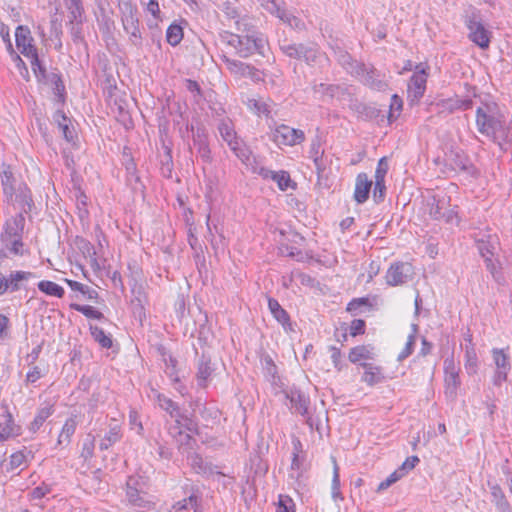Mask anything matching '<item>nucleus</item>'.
<instances>
[{"mask_svg": "<svg viewBox=\"0 0 512 512\" xmlns=\"http://www.w3.org/2000/svg\"><path fill=\"white\" fill-rule=\"evenodd\" d=\"M473 101L470 98L461 99L458 97L448 98L439 101L436 104L437 111L439 114H452L458 110H468L472 108Z\"/></svg>", "mask_w": 512, "mask_h": 512, "instance_id": "16", "label": "nucleus"}, {"mask_svg": "<svg viewBox=\"0 0 512 512\" xmlns=\"http://www.w3.org/2000/svg\"><path fill=\"white\" fill-rule=\"evenodd\" d=\"M133 298L131 299V309L133 315L140 321L145 317L146 297L141 288L133 290Z\"/></svg>", "mask_w": 512, "mask_h": 512, "instance_id": "36", "label": "nucleus"}, {"mask_svg": "<svg viewBox=\"0 0 512 512\" xmlns=\"http://www.w3.org/2000/svg\"><path fill=\"white\" fill-rule=\"evenodd\" d=\"M237 76L248 77V78L252 79L254 82H258V81L262 80L261 73L257 68H255L254 66H251L249 64L243 63V62L241 64L239 72L237 73Z\"/></svg>", "mask_w": 512, "mask_h": 512, "instance_id": "54", "label": "nucleus"}, {"mask_svg": "<svg viewBox=\"0 0 512 512\" xmlns=\"http://www.w3.org/2000/svg\"><path fill=\"white\" fill-rule=\"evenodd\" d=\"M495 256H484L482 257L484 259V263L486 266V269L491 273L492 277L499 281L500 271H499V261L494 258Z\"/></svg>", "mask_w": 512, "mask_h": 512, "instance_id": "58", "label": "nucleus"}, {"mask_svg": "<svg viewBox=\"0 0 512 512\" xmlns=\"http://www.w3.org/2000/svg\"><path fill=\"white\" fill-rule=\"evenodd\" d=\"M119 11L124 31L129 37L130 45L141 48L143 45V36L140 29L138 11L131 0H119Z\"/></svg>", "mask_w": 512, "mask_h": 512, "instance_id": "3", "label": "nucleus"}, {"mask_svg": "<svg viewBox=\"0 0 512 512\" xmlns=\"http://www.w3.org/2000/svg\"><path fill=\"white\" fill-rule=\"evenodd\" d=\"M464 24L468 29V39L481 49L490 45L491 32L485 27L480 11L474 9L467 13Z\"/></svg>", "mask_w": 512, "mask_h": 512, "instance_id": "5", "label": "nucleus"}, {"mask_svg": "<svg viewBox=\"0 0 512 512\" xmlns=\"http://www.w3.org/2000/svg\"><path fill=\"white\" fill-rule=\"evenodd\" d=\"M427 205L429 207V215L435 220H441L443 210L448 205V200L445 197L437 198L433 196L428 200Z\"/></svg>", "mask_w": 512, "mask_h": 512, "instance_id": "40", "label": "nucleus"}, {"mask_svg": "<svg viewBox=\"0 0 512 512\" xmlns=\"http://www.w3.org/2000/svg\"><path fill=\"white\" fill-rule=\"evenodd\" d=\"M445 373V395L454 400L457 396L458 388L461 384L459 377V368L456 367L453 357L444 360Z\"/></svg>", "mask_w": 512, "mask_h": 512, "instance_id": "11", "label": "nucleus"}, {"mask_svg": "<svg viewBox=\"0 0 512 512\" xmlns=\"http://www.w3.org/2000/svg\"><path fill=\"white\" fill-rule=\"evenodd\" d=\"M364 369V374L362 376V381L365 382L369 386H373L383 381L384 376L382 374V368L379 366H375L372 363H361L360 364Z\"/></svg>", "mask_w": 512, "mask_h": 512, "instance_id": "31", "label": "nucleus"}, {"mask_svg": "<svg viewBox=\"0 0 512 512\" xmlns=\"http://www.w3.org/2000/svg\"><path fill=\"white\" fill-rule=\"evenodd\" d=\"M218 130L222 139L228 144V146H232V144L237 141L235 131L230 121H221L218 125Z\"/></svg>", "mask_w": 512, "mask_h": 512, "instance_id": "48", "label": "nucleus"}, {"mask_svg": "<svg viewBox=\"0 0 512 512\" xmlns=\"http://www.w3.org/2000/svg\"><path fill=\"white\" fill-rule=\"evenodd\" d=\"M473 239L481 257L498 255L500 240L497 233L492 229H479L473 234Z\"/></svg>", "mask_w": 512, "mask_h": 512, "instance_id": "7", "label": "nucleus"}, {"mask_svg": "<svg viewBox=\"0 0 512 512\" xmlns=\"http://www.w3.org/2000/svg\"><path fill=\"white\" fill-rule=\"evenodd\" d=\"M420 462L418 456H410L408 457L402 465L396 470L400 476L404 477L409 471L415 468V466Z\"/></svg>", "mask_w": 512, "mask_h": 512, "instance_id": "60", "label": "nucleus"}, {"mask_svg": "<svg viewBox=\"0 0 512 512\" xmlns=\"http://www.w3.org/2000/svg\"><path fill=\"white\" fill-rule=\"evenodd\" d=\"M122 438L121 427L119 424L115 423L114 425H110L109 431L100 441L99 448L104 451L109 449L111 446L116 444Z\"/></svg>", "mask_w": 512, "mask_h": 512, "instance_id": "38", "label": "nucleus"}, {"mask_svg": "<svg viewBox=\"0 0 512 512\" xmlns=\"http://www.w3.org/2000/svg\"><path fill=\"white\" fill-rule=\"evenodd\" d=\"M93 339L105 349H110L113 341L110 334H106L104 330L98 326L90 325L89 327Z\"/></svg>", "mask_w": 512, "mask_h": 512, "instance_id": "42", "label": "nucleus"}, {"mask_svg": "<svg viewBox=\"0 0 512 512\" xmlns=\"http://www.w3.org/2000/svg\"><path fill=\"white\" fill-rule=\"evenodd\" d=\"M16 38V46L18 49L26 46L27 44H32L34 39L31 36V31L27 26L20 25L16 28L15 31Z\"/></svg>", "mask_w": 512, "mask_h": 512, "instance_id": "47", "label": "nucleus"}, {"mask_svg": "<svg viewBox=\"0 0 512 512\" xmlns=\"http://www.w3.org/2000/svg\"><path fill=\"white\" fill-rule=\"evenodd\" d=\"M286 396L299 414L302 416L308 415V408L310 404L308 396H306L299 389L295 388L290 389V391L286 393Z\"/></svg>", "mask_w": 512, "mask_h": 512, "instance_id": "29", "label": "nucleus"}, {"mask_svg": "<svg viewBox=\"0 0 512 512\" xmlns=\"http://www.w3.org/2000/svg\"><path fill=\"white\" fill-rule=\"evenodd\" d=\"M162 357L166 366V374L171 378L173 382L178 383L180 380L176 372V358H174L170 353H167L165 350L162 352Z\"/></svg>", "mask_w": 512, "mask_h": 512, "instance_id": "50", "label": "nucleus"}, {"mask_svg": "<svg viewBox=\"0 0 512 512\" xmlns=\"http://www.w3.org/2000/svg\"><path fill=\"white\" fill-rule=\"evenodd\" d=\"M386 193V185L385 180H375L374 190H373V198L376 203L382 202L385 198Z\"/></svg>", "mask_w": 512, "mask_h": 512, "instance_id": "64", "label": "nucleus"}, {"mask_svg": "<svg viewBox=\"0 0 512 512\" xmlns=\"http://www.w3.org/2000/svg\"><path fill=\"white\" fill-rule=\"evenodd\" d=\"M144 477L131 475L126 481V499L128 504L139 512L150 510L154 503L149 499Z\"/></svg>", "mask_w": 512, "mask_h": 512, "instance_id": "4", "label": "nucleus"}, {"mask_svg": "<svg viewBox=\"0 0 512 512\" xmlns=\"http://www.w3.org/2000/svg\"><path fill=\"white\" fill-rule=\"evenodd\" d=\"M236 30L239 33H227L225 36L227 44L235 49L236 54L242 58H247L255 53L263 54L267 41L264 35L256 30L252 22L246 27L242 26Z\"/></svg>", "mask_w": 512, "mask_h": 512, "instance_id": "2", "label": "nucleus"}, {"mask_svg": "<svg viewBox=\"0 0 512 512\" xmlns=\"http://www.w3.org/2000/svg\"><path fill=\"white\" fill-rule=\"evenodd\" d=\"M200 497L196 494H191L188 498L178 501L173 505L175 512L193 509L194 512H200Z\"/></svg>", "mask_w": 512, "mask_h": 512, "instance_id": "43", "label": "nucleus"}, {"mask_svg": "<svg viewBox=\"0 0 512 512\" xmlns=\"http://www.w3.org/2000/svg\"><path fill=\"white\" fill-rule=\"evenodd\" d=\"M70 308L82 313L84 316L90 319L106 320L104 314L90 305H80L77 303L70 304Z\"/></svg>", "mask_w": 512, "mask_h": 512, "instance_id": "45", "label": "nucleus"}, {"mask_svg": "<svg viewBox=\"0 0 512 512\" xmlns=\"http://www.w3.org/2000/svg\"><path fill=\"white\" fill-rule=\"evenodd\" d=\"M279 48L287 57L304 61L308 65L316 63L320 56L319 49L313 44L294 43L285 39L279 43Z\"/></svg>", "mask_w": 512, "mask_h": 512, "instance_id": "6", "label": "nucleus"}, {"mask_svg": "<svg viewBox=\"0 0 512 512\" xmlns=\"http://www.w3.org/2000/svg\"><path fill=\"white\" fill-rule=\"evenodd\" d=\"M221 10L226 19L234 23L236 29L242 26L246 27L250 22H252L250 17L242 14L243 9L237 1H225L222 4Z\"/></svg>", "mask_w": 512, "mask_h": 512, "instance_id": "12", "label": "nucleus"}, {"mask_svg": "<svg viewBox=\"0 0 512 512\" xmlns=\"http://www.w3.org/2000/svg\"><path fill=\"white\" fill-rule=\"evenodd\" d=\"M492 496V503L498 512H512V506L502 488L497 483H488Z\"/></svg>", "mask_w": 512, "mask_h": 512, "instance_id": "27", "label": "nucleus"}, {"mask_svg": "<svg viewBox=\"0 0 512 512\" xmlns=\"http://www.w3.org/2000/svg\"><path fill=\"white\" fill-rule=\"evenodd\" d=\"M34 278H36V274L30 271H11L9 275L6 276L8 292L13 293L21 289H26V282Z\"/></svg>", "mask_w": 512, "mask_h": 512, "instance_id": "18", "label": "nucleus"}, {"mask_svg": "<svg viewBox=\"0 0 512 512\" xmlns=\"http://www.w3.org/2000/svg\"><path fill=\"white\" fill-rule=\"evenodd\" d=\"M476 127L480 134L488 137L502 151H506L512 143L511 128L506 125L494 102L482 103L476 109Z\"/></svg>", "mask_w": 512, "mask_h": 512, "instance_id": "1", "label": "nucleus"}, {"mask_svg": "<svg viewBox=\"0 0 512 512\" xmlns=\"http://www.w3.org/2000/svg\"><path fill=\"white\" fill-rule=\"evenodd\" d=\"M38 289L49 296L62 298L65 294V290L62 286L50 280H42L37 284Z\"/></svg>", "mask_w": 512, "mask_h": 512, "instance_id": "41", "label": "nucleus"}, {"mask_svg": "<svg viewBox=\"0 0 512 512\" xmlns=\"http://www.w3.org/2000/svg\"><path fill=\"white\" fill-rule=\"evenodd\" d=\"M350 108L363 120L370 121L378 119L381 116L380 121H383L384 115L382 111L373 105L355 101L350 104Z\"/></svg>", "mask_w": 512, "mask_h": 512, "instance_id": "24", "label": "nucleus"}, {"mask_svg": "<svg viewBox=\"0 0 512 512\" xmlns=\"http://www.w3.org/2000/svg\"><path fill=\"white\" fill-rule=\"evenodd\" d=\"M65 282L71 288V290L80 292L88 300H94L98 298V292L87 285L70 279H65Z\"/></svg>", "mask_w": 512, "mask_h": 512, "instance_id": "46", "label": "nucleus"}, {"mask_svg": "<svg viewBox=\"0 0 512 512\" xmlns=\"http://www.w3.org/2000/svg\"><path fill=\"white\" fill-rule=\"evenodd\" d=\"M0 242L11 256H23L25 254L23 239L0 236Z\"/></svg>", "mask_w": 512, "mask_h": 512, "instance_id": "35", "label": "nucleus"}, {"mask_svg": "<svg viewBox=\"0 0 512 512\" xmlns=\"http://www.w3.org/2000/svg\"><path fill=\"white\" fill-rule=\"evenodd\" d=\"M402 106H403L402 99L398 95L394 94L391 97V103H390V107H389V113H388L389 123L395 121L398 118V116L400 115V112L402 110Z\"/></svg>", "mask_w": 512, "mask_h": 512, "instance_id": "55", "label": "nucleus"}, {"mask_svg": "<svg viewBox=\"0 0 512 512\" xmlns=\"http://www.w3.org/2000/svg\"><path fill=\"white\" fill-rule=\"evenodd\" d=\"M76 427H77V422H76L75 418H73V417L68 418L65 421V423L62 427L61 433L58 437V444L59 445H61L63 443L69 444L72 435L76 431Z\"/></svg>", "mask_w": 512, "mask_h": 512, "instance_id": "44", "label": "nucleus"}, {"mask_svg": "<svg viewBox=\"0 0 512 512\" xmlns=\"http://www.w3.org/2000/svg\"><path fill=\"white\" fill-rule=\"evenodd\" d=\"M413 276L414 268L412 264L408 262H395L387 270L385 278L389 286H399L412 280Z\"/></svg>", "mask_w": 512, "mask_h": 512, "instance_id": "9", "label": "nucleus"}, {"mask_svg": "<svg viewBox=\"0 0 512 512\" xmlns=\"http://www.w3.org/2000/svg\"><path fill=\"white\" fill-rule=\"evenodd\" d=\"M213 373V368L211 366V361L205 355H202L198 362L197 369V383L201 388H205L208 384V381Z\"/></svg>", "mask_w": 512, "mask_h": 512, "instance_id": "30", "label": "nucleus"}, {"mask_svg": "<svg viewBox=\"0 0 512 512\" xmlns=\"http://www.w3.org/2000/svg\"><path fill=\"white\" fill-rule=\"evenodd\" d=\"M95 448V439L90 434L87 436V438L83 442V447L81 451V456L84 459H89L93 456Z\"/></svg>", "mask_w": 512, "mask_h": 512, "instance_id": "63", "label": "nucleus"}, {"mask_svg": "<svg viewBox=\"0 0 512 512\" xmlns=\"http://www.w3.org/2000/svg\"><path fill=\"white\" fill-rule=\"evenodd\" d=\"M166 39L170 45H172V46L178 45L181 42V40L183 39L182 27L175 23L171 24L168 27L167 32H166Z\"/></svg>", "mask_w": 512, "mask_h": 512, "instance_id": "52", "label": "nucleus"}, {"mask_svg": "<svg viewBox=\"0 0 512 512\" xmlns=\"http://www.w3.org/2000/svg\"><path fill=\"white\" fill-rule=\"evenodd\" d=\"M20 426L14 423L12 414L6 409L0 418V442L20 434Z\"/></svg>", "mask_w": 512, "mask_h": 512, "instance_id": "23", "label": "nucleus"}, {"mask_svg": "<svg viewBox=\"0 0 512 512\" xmlns=\"http://www.w3.org/2000/svg\"><path fill=\"white\" fill-rule=\"evenodd\" d=\"M26 454L24 450L17 451L10 456L8 470H15L26 463Z\"/></svg>", "mask_w": 512, "mask_h": 512, "instance_id": "61", "label": "nucleus"}, {"mask_svg": "<svg viewBox=\"0 0 512 512\" xmlns=\"http://www.w3.org/2000/svg\"><path fill=\"white\" fill-rule=\"evenodd\" d=\"M356 73L361 77L363 84L372 90L385 91L388 88L386 75L372 65H357Z\"/></svg>", "mask_w": 512, "mask_h": 512, "instance_id": "8", "label": "nucleus"}, {"mask_svg": "<svg viewBox=\"0 0 512 512\" xmlns=\"http://www.w3.org/2000/svg\"><path fill=\"white\" fill-rule=\"evenodd\" d=\"M374 355V347L371 345H359L350 350L348 358L350 362L358 363L361 360L373 359Z\"/></svg>", "mask_w": 512, "mask_h": 512, "instance_id": "37", "label": "nucleus"}, {"mask_svg": "<svg viewBox=\"0 0 512 512\" xmlns=\"http://www.w3.org/2000/svg\"><path fill=\"white\" fill-rule=\"evenodd\" d=\"M372 184L366 173L357 175L354 191V199L357 203L362 204L368 200Z\"/></svg>", "mask_w": 512, "mask_h": 512, "instance_id": "26", "label": "nucleus"}, {"mask_svg": "<svg viewBox=\"0 0 512 512\" xmlns=\"http://www.w3.org/2000/svg\"><path fill=\"white\" fill-rule=\"evenodd\" d=\"M43 84L50 85L54 94L57 96L58 101L64 103L66 91L60 73L51 72Z\"/></svg>", "mask_w": 512, "mask_h": 512, "instance_id": "33", "label": "nucleus"}, {"mask_svg": "<svg viewBox=\"0 0 512 512\" xmlns=\"http://www.w3.org/2000/svg\"><path fill=\"white\" fill-rule=\"evenodd\" d=\"M426 69L420 65L416 66V72L412 75L408 83V94L413 100H419L423 97L427 82Z\"/></svg>", "mask_w": 512, "mask_h": 512, "instance_id": "14", "label": "nucleus"}, {"mask_svg": "<svg viewBox=\"0 0 512 512\" xmlns=\"http://www.w3.org/2000/svg\"><path fill=\"white\" fill-rule=\"evenodd\" d=\"M190 466L196 473L204 474L208 471V465L201 455L196 452L189 453L187 457Z\"/></svg>", "mask_w": 512, "mask_h": 512, "instance_id": "53", "label": "nucleus"}, {"mask_svg": "<svg viewBox=\"0 0 512 512\" xmlns=\"http://www.w3.org/2000/svg\"><path fill=\"white\" fill-rule=\"evenodd\" d=\"M65 5L69 10L70 24H73L74 21L82 20L83 8L80 0H65Z\"/></svg>", "mask_w": 512, "mask_h": 512, "instance_id": "51", "label": "nucleus"}, {"mask_svg": "<svg viewBox=\"0 0 512 512\" xmlns=\"http://www.w3.org/2000/svg\"><path fill=\"white\" fill-rule=\"evenodd\" d=\"M53 122L62 132V135L67 142H74L75 138H77L76 131L71 123L70 118H68L62 110H57L53 114Z\"/></svg>", "mask_w": 512, "mask_h": 512, "instance_id": "21", "label": "nucleus"}, {"mask_svg": "<svg viewBox=\"0 0 512 512\" xmlns=\"http://www.w3.org/2000/svg\"><path fill=\"white\" fill-rule=\"evenodd\" d=\"M55 402L45 401L36 411L33 421L29 424L28 429L31 433L35 434L39 431L45 421L54 414Z\"/></svg>", "mask_w": 512, "mask_h": 512, "instance_id": "19", "label": "nucleus"}, {"mask_svg": "<svg viewBox=\"0 0 512 512\" xmlns=\"http://www.w3.org/2000/svg\"><path fill=\"white\" fill-rule=\"evenodd\" d=\"M0 180L3 189V193L7 198L8 202L13 201V197L16 189V178L9 164L2 163L0 166Z\"/></svg>", "mask_w": 512, "mask_h": 512, "instance_id": "17", "label": "nucleus"}, {"mask_svg": "<svg viewBox=\"0 0 512 512\" xmlns=\"http://www.w3.org/2000/svg\"><path fill=\"white\" fill-rule=\"evenodd\" d=\"M30 63L37 81L43 83L48 78L50 73L47 72L39 57H34V61H31Z\"/></svg>", "mask_w": 512, "mask_h": 512, "instance_id": "56", "label": "nucleus"}, {"mask_svg": "<svg viewBox=\"0 0 512 512\" xmlns=\"http://www.w3.org/2000/svg\"><path fill=\"white\" fill-rule=\"evenodd\" d=\"M493 361L497 367L496 373L493 378V383L496 386H500L507 380V374L510 370L509 356L504 352L503 349L492 350Z\"/></svg>", "mask_w": 512, "mask_h": 512, "instance_id": "15", "label": "nucleus"}, {"mask_svg": "<svg viewBox=\"0 0 512 512\" xmlns=\"http://www.w3.org/2000/svg\"><path fill=\"white\" fill-rule=\"evenodd\" d=\"M251 469L254 470V474H265L268 470L267 464L262 460L260 455L255 454L250 458Z\"/></svg>", "mask_w": 512, "mask_h": 512, "instance_id": "62", "label": "nucleus"}, {"mask_svg": "<svg viewBox=\"0 0 512 512\" xmlns=\"http://www.w3.org/2000/svg\"><path fill=\"white\" fill-rule=\"evenodd\" d=\"M18 204L20 208L19 213L28 214L31 212L34 207V201L32 199L31 190L27 187V185H19L17 190L15 191L13 201L11 203Z\"/></svg>", "mask_w": 512, "mask_h": 512, "instance_id": "22", "label": "nucleus"}, {"mask_svg": "<svg viewBox=\"0 0 512 512\" xmlns=\"http://www.w3.org/2000/svg\"><path fill=\"white\" fill-rule=\"evenodd\" d=\"M126 181H127V184L135 192L136 191L143 192L145 186L143 185L139 175L137 174L136 165L132 159L126 164Z\"/></svg>", "mask_w": 512, "mask_h": 512, "instance_id": "39", "label": "nucleus"}, {"mask_svg": "<svg viewBox=\"0 0 512 512\" xmlns=\"http://www.w3.org/2000/svg\"><path fill=\"white\" fill-rule=\"evenodd\" d=\"M152 391L155 394L156 401L161 409L169 413L172 418H181L180 409L176 402L172 401L164 394L158 393L155 390Z\"/></svg>", "mask_w": 512, "mask_h": 512, "instance_id": "34", "label": "nucleus"}, {"mask_svg": "<svg viewBox=\"0 0 512 512\" xmlns=\"http://www.w3.org/2000/svg\"><path fill=\"white\" fill-rule=\"evenodd\" d=\"M271 139L278 146H294L305 140V134L300 129H295L288 125L281 124L274 129Z\"/></svg>", "mask_w": 512, "mask_h": 512, "instance_id": "10", "label": "nucleus"}, {"mask_svg": "<svg viewBox=\"0 0 512 512\" xmlns=\"http://www.w3.org/2000/svg\"><path fill=\"white\" fill-rule=\"evenodd\" d=\"M477 356L473 349H466L465 369L469 375L477 372Z\"/></svg>", "mask_w": 512, "mask_h": 512, "instance_id": "59", "label": "nucleus"}, {"mask_svg": "<svg viewBox=\"0 0 512 512\" xmlns=\"http://www.w3.org/2000/svg\"><path fill=\"white\" fill-rule=\"evenodd\" d=\"M24 227L25 217L23 213H18L16 216L6 220L0 236L23 239Z\"/></svg>", "mask_w": 512, "mask_h": 512, "instance_id": "20", "label": "nucleus"}, {"mask_svg": "<svg viewBox=\"0 0 512 512\" xmlns=\"http://www.w3.org/2000/svg\"><path fill=\"white\" fill-rule=\"evenodd\" d=\"M449 161L454 169H458L467 173L474 171V166L470 159L462 151H451Z\"/></svg>", "mask_w": 512, "mask_h": 512, "instance_id": "32", "label": "nucleus"}, {"mask_svg": "<svg viewBox=\"0 0 512 512\" xmlns=\"http://www.w3.org/2000/svg\"><path fill=\"white\" fill-rule=\"evenodd\" d=\"M193 144L197 147V152L201 159L206 163H210L212 160L211 150L204 128L198 127L196 132L193 133Z\"/></svg>", "mask_w": 512, "mask_h": 512, "instance_id": "25", "label": "nucleus"}, {"mask_svg": "<svg viewBox=\"0 0 512 512\" xmlns=\"http://www.w3.org/2000/svg\"><path fill=\"white\" fill-rule=\"evenodd\" d=\"M268 308L275 320L282 325L285 331L292 330L290 316L274 298H268Z\"/></svg>", "mask_w": 512, "mask_h": 512, "instance_id": "28", "label": "nucleus"}, {"mask_svg": "<svg viewBox=\"0 0 512 512\" xmlns=\"http://www.w3.org/2000/svg\"><path fill=\"white\" fill-rule=\"evenodd\" d=\"M229 147L243 164H250L252 153L247 146L237 140Z\"/></svg>", "mask_w": 512, "mask_h": 512, "instance_id": "49", "label": "nucleus"}, {"mask_svg": "<svg viewBox=\"0 0 512 512\" xmlns=\"http://www.w3.org/2000/svg\"><path fill=\"white\" fill-rule=\"evenodd\" d=\"M263 179H271L277 183L278 188L281 191H286L289 187L295 189L297 184L292 181L290 174L285 170L273 171L265 167H260L258 170H254Z\"/></svg>", "mask_w": 512, "mask_h": 512, "instance_id": "13", "label": "nucleus"}, {"mask_svg": "<svg viewBox=\"0 0 512 512\" xmlns=\"http://www.w3.org/2000/svg\"><path fill=\"white\" fill-rule=\"evenodd\" d=\"M331 490H332V498L334 499V501L343 500V496L340 492L339 468H338L336 462H334Z\"/></svg>", "mask_w": 512, "mask_h": 512, "instance_id": "57", "label": "nucleus"}]
</instances>
